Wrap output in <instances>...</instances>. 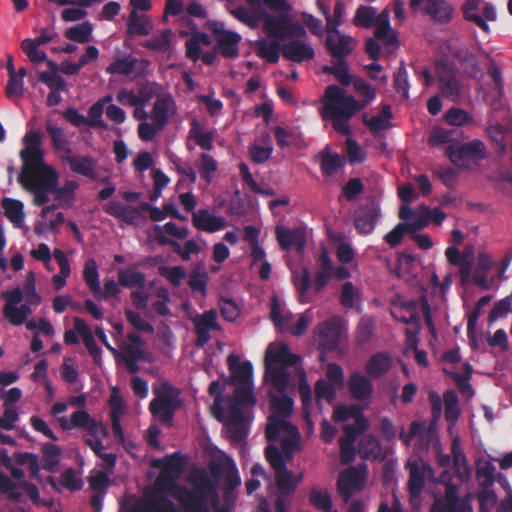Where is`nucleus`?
<instances>
[{"label":"nucleus","mask_w":512,"mask_h":512,"mask_svg":"<svg viewBox=\"0 0 512 512\" xmlns=\"http://www.w3.org/2000/svg\"><path fill=\"white\" fill-rule=\"evenodd\" d=\"M263 30L273 40L261 39L256 42L257 55L269 63L279 61L280 53L283 55V43L288 38H304L307 31L298 21H294L289 14L281 13L278 16L267 14L263 21Z\"/></svg>","instance_id":"nucleus-1"},{"label":"nucleus","mask_w":512,"mask_h":512,"mask_svg":"<svg viewBox=\"0 0 512 512\" xmlns=\"http://www.w3.org/2000/svg\"><path fill=\"white\" fill-rule=\"evenodd\" d=\"M359 111H361V103L354 96L346 95L345 91L337 85H329L325 88L321 116L323 120L332 121L335 131L349 136L351 128L348 122Z\"/></svg>","instance_id":"nucleus-2"},{"label":"nucleus","mask_w":512,"mask_h":512,"mask_svg":"<svg viewBox=\"0 0 512 512\" xmlns=\"http://www.w3.org/2000/svg\"><path fill=\"white\" fill-rule=\"evenodd\" d=\"M162 467L160 475L156 481V494L158 498L152 499L142 511L135 512H178L177 506L166 496L167 492L173 493L176 497L179 486L177 479L183 469V457L180 452H174L157 460Z\"/></svg>","instance_id":"nucleus-3"},{"label":"nucleus","mask_w":512,"mask_h":512,"mask_svg":"<svg viewBox=\"0 0 512 512\" xmlns=\"http://www.w3.org/2000/svg\"><path fill=\"white\" fill-rule=\"evenodd\" d=\"M300 356L290 352L287 344L269 345L265 353L264 378L281 394L290 385V369L298 364Z\"/></svg>","instance_id":"nucleus-4"},{"label":"nucleus","mask_w":512,"mask_h":512,"mask_svg":"<svg viewBox=\"0 0 512 512\" xmlns=\"http://www.w3.org/2000/svg\"><path fill=\"white\" fill-rule=\"evenodd\" d=\"M58 173L50 167L35 171H21L18 182L27 191L33 194V204L40 207L49 201V194H55Z\"/></svg>","instance_id":"nucleus-5"},{"label":"nucleus","mask_w":512,"mask_h":512,"mask_svg":"<svg viewBox=\"0 0 512 512\" xmlns=\"http://www.w3.org/2000/svg\"><path fill=\"white\" fill-rule=\"evenodd\" d=\"M155 398L149 404L151 414L163 424H172L176 410L181 406L180 391L169 382H163L154 388Z\"/></svg>","instance_id":"nucleus-6"},{"label":"nucleus","mask_w":512,"mask_h":512,"mask_svg":"<svg viewBox=\"0 0 512 512\" xmlns=\"http://www.w3.org/2000/svg\"><path fill=\"white\" fill-rule=\"evenodd\" d=\"M445 155L460 169L468 167V162H479L487 157L486 146L483 141L474 139L466 143L450 144Z\"/></svg>","instance_id":"nucleus-7"},{"label":"nucleus","mask_w":512,"mask_h":512,"mask_svg":"<svg viewBox=\"0 0 512 512\" xmlns=\"http://www.w3.org/2000/svg\"><path fill=\"white\" fill-rule=\"evenodd\" d=\"M25 148L20 152L23 162L21 171H35L44 167H50L44 161V152L41 149L42 135L40 132L31 130L24 136Z\"/></svg>","instance_id":"nucleus-8"},{"label":"nucleus","mask_w":512,"mask_h":512,"mask_svg":"<svg viewBox=\"0 0 512 512\" xmlns=\"http://www.w3.org/2000/svg\"><path fill=\"white\" fill-rule=\"evenodd\" d=\"M366 480V466H351L342 471L336 483L337 491L344 502H348L353 494L360 491Z\"/></svg>","instance_id":"nucleus-9"},{"label":"nucleus","mask_w":512,"mask_h":512,"mask_svg":"<svg viewBox=\"0 0 512 512\" xmlns=\"http://www.w3.org/2000/svg\"><path fill=\"white\" fill-rule=\"evenodd\" d=\"M459 488L456 484L449 483L445 486V494L442 499L436 500L430 508L434 512H473L470 504L471 494L460 499Z\"/></svg>","instance_id":"nucleus-10"},{"label":"nucleus","mask_w":512,"mask_h":512,"mask_svg":"<svg viewBox=\"0 0 512 512\" xmlns=\"http://www.w3.org/2000/svg\"><path fill=\"white\" fill-rule=\"evenodd\" d=\"M435 71L442 97L456 101L461 95V87L457 77L456 68L444 61L435 65Z\"/></svg>","instance_id":"nucleus-11"},{"label":"nucleus","mask_w":512,"mask_h":512,"mask_svg":"<svg viewBox=\"0 0 512 512\" xmlns=\"http://www.w3.org/2000/svg\"><path fill=\"white\" fill-rule=\"evenodd\" d=\"M381 217V208L378 201L371 199L360 205L353 215L354 226L360 235L371 234Z\"/></svg>","instance_id":"nucleus-12"},{"label":"nucleus","mask_w":512,"mask_h":512,"mask_svg":"<svg viewBox=\"0 0 512 512\" xmlns=\"http://www.w3.org/2000/svg\"><path fill=\"white\" fill-rule=\"evenodd\" d=\"M410 6L439 24L449 23L454 16L453 6L445 0H410Z\"/></svg>","instance_id":"nucleus-13"},{"label":"nucleus","mask_w":512,"mask_h":512,"mask_svg":"<svg viewBox=\"0 0 512 512\" xmlns=\"http://www.w3.org/2000/svg\"><path fill=\"white\" fill-rule=\"evenodd\" d=\"M73 173L84 176L92 181L108 183L109 175H101L97 169V162L90 155H67L62 158Z\"/></svg>","instance_id":"nucleus-14"},{"label":"nucleus","mask_w":512,"mask_h":512,"mask_svg":"<svg viewBox=\"0 0 512 512\" xmlns=\"http://www.w3.org/2000/svg\"><path fill=\"white\" fill-rule=\"evenodd\" d=\"M255 403L253 385L238 386L234 391V399L229 405L230 421L234 424H244V408L254 406Z\"/></svg>","instance_id":"nucleus-15"},{"label":"nucleus","mask_w":512,"mask_h":512,"mask_svg":"<svg viewBox=\"0 0 512 512\" xmlns=\"http://www.w3.org/2000/svg\"><path fill=\"white\" fill-rule=\"evenodd\" d=\"M105 213L132 226H139L146 221L140 205L133 207L120 201H110L104 207Z\"/></svg>","instance_id":"nucleus-16"},{"label":"nucleus","mask_w":512,"mask_h":512,"mask_svg":"<svg viewBox=\"0 0 512 512\" xmlns=\"http://www.w3.org/2000/svg\"><path fill=\"white\" fill-rule=\"evenodd\" d=\"M327 52L336 60L346 59L354 50L355 40L352 36L343 35L338 30L336 32H327L325 39Z\"/></svg>","instance_id":"nucleus-17"},{"label":"nucleus","mask_w":512,"mask_h":512,"mask_svg":"<svg viewBox=\"0 0 512 512\" xmlns=\"http://www.w3.org/2000/svg\"><path fill=\"white\" fill-rule=\"evenodd\" d=\"M213 34L216 41V48L221 56L227 59L239 57L238 45L241 42V35L232 30L215 28Z\"/></svg>","instance_id":"nucleus-18"},{"label":"nucleus","mask_w":512,"mask_h":512,"mask_svg":"<svg viewBox=\"0 0 512 512\" xmlns=\"http://www.w3.org/2000/svg\"><path fill=\"white\" fill-rule=\"evenodd\" d=\"M231 372L229 383L232 385H253V366L250 361L241 362L240 357L231 354L227 359Z\"/></svg>","instance_id":"nucleus-19"},{"label":"nucleus","mask_w":512,"mask_h":512,"mask_svg":"<svg viewBox=\"0 0 512 512\" xmlns=\"http://www.w3.org/2000/svg\"><path fill=\"white\" fill-rule=\"evenodd\" d=\"M319 345L326 351H333L338 347L341 337V325L337 321H325L315 330Z\"/></svg>","instance_id":"nucleus-20"},{"label":"nucleus","mask_w":512,"mask_h":512,"mask_svg":"<svg viewBox=\"0 0 512 512\" xmlns=\"http://www.w3.org/2000/svg\"><path fill=\"white\" fill-rule=\"evenodd\" d=\"M283 57L295 63L310 61L315 57L314 48L300 38L283 43Z\"/></svg>","instance_id":"nucleus-21"},{"label":"nucleus","mask_w":512,"mask_h":512,"mask_svg":"<svg viewBox=\"0 0 512 512\" xmlns=\"http://www.w3.org/2000/svg\"><path fill=\"white\" fill-rule=\"evenodd\" d=\"M194 324L197 336L195 345L203 347L211 338L210 331L218 329L216 312L214 310L204 312L194 319Z\"/></svg>","instance_id":"nucleus-22"},{"label":"nucleus","mask_w":512,"mask_h":512,"mask_svg":"<svg viewBox=\"0 0 512 512\" xmlns=\"http://www.w3.org/2000/svg\"><path fill=\"white\" fill-rule=\"evenodd\" d=\"M176 112V102L170 94H162L157 97L151 111V119L165 128L169 119Z\"/></svg>","instance_id":"nucleus-23"},{"label":"nucleus","mask_w":512,"mask_h":512,"mask_svg":"<svg viewBox=\"0 0 512 512\" xmlns=\"http://www.w3.org/2000/svg\"><path fill=\"white\" fill-rule=\"evenodd\" d=\"M211 473L214 477L224 475L223 488L226 490H236L241 484V478L234 460L227 457L222 465L214 464L210 467Z\"/></svg>","instance_id":"nucleus-24"},{"label":"nucleus","mask_w":512,"mask_h":512,"mask_svg":"<svg viewBox=\"0 0 512 512\" xmlns=\"http://www.w3.org/2000/svg\"><path fill=\"white\" fill-rule=\"evenodd\" d=\"M1 297L5 300V305L3 307L4 316L12 325H22L24 322L19 321L22 318V313L18 306L23 299L21 289L17 287L11 291H4Z\"/></svg>","instance_id":"nucleus-25"},{"label":"nucleus","mask_w":512,"mask_h":512,"mask_svg":"<svg viewBox=\"0 0 512 512\" xmlns=\"http://www.w3.org/2000/svg\"><path fill=\"white\" fill-rule=\"evenodd\" d=\"M73 323L74 328L82 337L83 343L88 350L89 355L93 358L94 364L100 366L102 362V351L97 345L91 329L87 325L86 321L82 318L75 317Z\"/></svg>","instance_id":"nucleus-26"},{"label":"nucleus","mask_w":512,"mask_h":512,"mask_svg":"<svg viewBox=\"0 0 512 512\" xmlns=\"http://www.w3.org/2000/svg\"><path fill=\"white\" fill-rule=\"evenodd\" d=\"M348 390L351 396L357 401H365L371 398L373 394V384L370 379L361 374L354 372L348 379Z\"/></svg>","instance_id":"nucleus-27"},{"label":"nucleus","mask_w":512,"mask_h":512,"mask_svg":"<svg viewBox=\"0 0 512 512\" xmlns=\"http://www.w3.org/2000/svg\"><path fill=\"white\" fill-rule=\"evenodd\" d=\"M192 223L196 229L209 233L217 232L225 227L224 218L212 215L207 209L193 212Z\"/></svg>","instance_id":"nucleus-28"},{"label":"nucleus","mask_w":512,"mask_h":512,"mask_svg":"<svg viewBox=\"0 0 512 512\" xmlns=\"http://www.w3.org/2000/svg\"><path fill=\"white\" fill-rule=\"evenodd\" d=\"M294 433L299 437V432L286 418L278 414H271L268 418V423L265 428V436L268 441L276 442L279 440L281 432Z\"/></svg>","instance_id":"nucleus-29"},{"label":"nucleus","mask_w":512,"mask_h":512,"mask_svg":"<svg viewBox=\"0 0 512 512\" xmlns=\"http://www.w3.org/2000/svg\"><path fill=\"white\" fill-rule=\"evenodd\" d=\"M464 136L461 128L435 127L428 137V144L431 146H440L443 144H457Z\"/></svg>","instance_id":"nucleus-30"},{"label":"nucleus","mask_w":512,"mask_h":512,"mask_svg":"<svg viewBox=\"0 0 512 512\" xmlns=\"http://www.w3.org/2000/svg\"><path fill=\"white\" fill-rule=\"evenodd\" d=\"M302 479V474L295 476L287 469V466L275 471V481L279 495L290 496L293 494L298 485L302 482Z\"/></svg>","instance_id":"nucleus-31"},{"label":"nucleus","mask_w":512,"mask_h":512,"mask_svg":"<svg viewBox=\"0 0 512 512\" xmlns=\"http://www.w3.org/2000/svg\"><path fill=\"white\" fill-rule=\"evenodd\" d=\"M156 238L160 245H171L184 261H188L191 254H197L200 251L198 243L193 239L187 240L182 249L178 242L166 237L159 226H156Z\"/></svg>","instance_id":"nucleus-32"},{"label":"nucleus","mask_w":512,"mask_h":512,"mask_svg":"<svg viewBox=\"0 0 512 512\" xmlns=\"http://www.w3.org/2000/svg\"><path fill=\"white\" fill-rule=\"evenodd\" d=\"M392 365V359L387 352L373 354L365 365V372L371 378L378 379L386 374Z\"/></svg>","instance_id":"nucleus-33"},{"label":"nucleus","mask_w":512,"mask_h":512,"mask_svg":"<svg viewBox=\"0 0 512 512\" xmlns=\"http://www.w3.org/2000/svg\"><path fill=\"white\" fill-rule=\"evenodd\" d=\"M275 234L279 246L284 251H288L293 246H296L297 251L299 252L304 247V237L300 231L277 226Z\"/></svg>","instance_id":"nucleus-34"},{"label":"nucleus","mask_w":512,"mask_h":512,"mask_svg":"<svg viewBox=\"0 0 512 512\" xmlns=\"http://www.w3.org/2000/svg\"><path fill=\"white\" fill-rule=\"evenodd\" d=\"M1 207L6 218L16 227L21 228L25 219L24 204L18 199L4 197L1 200Z\"/></svg>","instance_id":"nucleus-35"},{"label":"nucleus","mask_w":512,"mask_h":512,"mask_svg":"<svg viewBox=\"0 0 512 512\" xmlns=\"http://www.w3.org/2000/svg\"><path fill=\"white\" fill-rule=\"evenodd\" d=\"M292 283L298 293V298L301 303L310 302L308 291L311 288V275L306 266L292 271Z\"/></svg>","instance_id":"nucleus-36"},{"label":"nucleus","mask_w":512,"mask_h":512,"mask_svg":"<svg viewBox=\"0 0 512 512\" xmlns=\"http://www.w3.org/2000/svg\"><path fill=\"white\" fill-rule=\"evenodd\" d=\"M140 63H142V61L134 58L131 55H128L123 58H118L110 63V65L106 68V72L111 75L116 74L129 76L137 70V66Z\"/></svg>","instance_id":"nucleus-37"},{"label":"nucleus","mask_w":512,"mask_h":512,"mask_svg":"<svg viewBox=\"0 0 512 512\" xmlns=\"http://www.w3.org/2000/svg\"><path fill=\"white\" fill-rule=\"evenodd\" d=\"M309 504L320 512H330L333 507L332 498L327 489L313 486L309 490Z\"/></svg>","instance_id":"nucleus-38"},{"label":"nucleus","mask_w":512,"mask_h":512,"mask_svg":"<svg viewBox=\"0 0 512 512\" xmlns=\"http://www.w3.org/2000/svg\"><path fill=\"white\" fill-rule=\"evenodd\" d=\"M213 137V131H203L200 123L196 119L191 120L188 139L194 140L200 148L210 151L214 147Z\"/></svg>","instance_id":"nucleus-39"},{"label":"nucleus","mask_w":512,"mask_h":512,"mask_svg":"<svg viewBox=\"0 0 512 512\" xmlns=\"http://www.w3.org/2000/svg\"><path fill=\"white\" fill-rule=\"evenodd\" d=\"M358 453L363 459H377L382 453V447L376 436H364L358 445Z\"/></svg>","instance_id":"nucleus-40"},{"label":"nucleus","mask_w":512,"mask_h":512,"mask_svg":"<svg viewBox=\"0 0 512 512\" xmlns=\"http://www.w3.org/2000/svg\"><path fill=\"white\" fill-rule=\"evenodd\" d=\"M83 279L90 291L96 298H101V286L99 281V273L97 269V263L94 259H88L85 262L83 269Z\"/></svg>","instance_id":"nucleus-41"},{"label":"nucleus","mask_w":512,"mask_h":512,"mask_svg":"<svg viewBox=\"0 0 512 512\" xmlns=\"http://www.w3.org/2000/svg\"><path fill=\"white\" fill-rule=\"evenodd\" d=\"M118 284L125 288L138 287L143 289L146 285V276L143 272L131 269H119L117 272Z\"/></svg>","instance_id":"nucleus-42"},{"label":"nucleus","mask_w":512,"mask_h":512,"mask_svg":"<svg viewBox=\"0 0 512 512\" xmlns=\"http://www.w3.org/2000/svg\"><path fill=\"white\" fill-rule=\"evenodd\" d=\"M496 467L491 461H478L476 479L482 490L490 489L495 482Z\"/></svg>","instance_id":"nucleus-43"},{"label":"nucleus","mask_w":512,"mask_h":512,"mask_svg":"<svg viewBox=\"0 0 512 512\" xmlns=\"http://www.w3.org/2000/svg\"><path fill=\"white\" fill-rule=\"evenodd\" d=\"M46 131L49 134L52 145L56 150L71 152L69 141L66 138L65 131L63 128L55 125L51 120H47L45 123Z\"/></svg>","instance_id":"nucleus-44"},{"label":"nucleus","mask_w":512,"mask_h":512,"mask_svg":"<svg viewBox=\"0 0 512 512\" xmlns=\"http://www.w3.org/2000/svg\"><path fill=\"white\" fill-rule=\"evenodd\" d=\"M294 402L291 397L286 394L271 395L270 408L272 414H278L281 417L288 418L293 411Z\"/></svg>","instance_id":"nucleus-45"},{"label":"nucleus","mask_w":512,"mask_h":512,"mask_svg":"<svg viewBox=\"0 0 512 512\" xmlns=\"http://www.w3.org/2000/svg\"><path fill=\"white\" fill-rule=\"evenodd\" d=\"M323 72L325 74L333 75L343 86H348L353 81L347 67L346 59L337 60L336 64L331 66H324Z\"/></svg>","instance_id":"nucleus-46"},{"label":"nucleus","mask_w":512,"mask_h":512,"mask_svg":"<svg viewBox=\"0 0 512 512\" xmlns=\"http://www.w3.org/2000/svg\"><path fill=\"white\" fill-rule=\"evenodd\" d=\"M43 454V469L54 472L60 462L61 449L52 443H45L41 448Z\"/></svg>","instance_id":"nucleus-47"},{"label":"nucleus","mask_w":512,"mask_h":512,"mask_svg":"<svg viewBox=\"0 0 512 512\" xmlns=\"http://www.w3.org/2000/svg\"><path fill=\"white\" fill-rule=\"evenodd\" d=\"M377 9L372 6L360 5L353 17V25L360 28H370L375 24Z\"/></svg>","instance_id":"nucleus-48"},{"label":"nucleus","mask_w":512,"mask_h":512,"mask_svg":"<svg viewBox=\"0 0 512 512\" xmlns=\"http://www.w3.org/2000/svg\"><path fill=\"white\" fill-rule=\"evenodd\" d=\"M410 475L408 480V490L411 497H418L425 484L424 472L420 469L418 464L415 462L409 464Z\"/></svg>","instance_id":"nucleus-49"},{"label":"nucleus","mask_w":512,"mask_h":512,"mask_svg":"<svg viewBox=\"0 0 512 512\" xmlns=\"http://www.w3.org/2000/svg\"><path fill=\"white\" fill-rule=\"evenodd\" d=\"M91 33L92 25L86 21L68 28L65 31V37L71 41L84 44L89 42Z\"/></svg>","instance_id":"nucleus-50"},{"label":"nucleus","mask_w":512,"mask_h":512,"mask_svg":"<svg viewBox=\"0 0 512 512\" xmlns=\"http://www.w3.org/2000/svg\"><path fill=\"white\" fill-rule=\"evenodd\" d=\"M217 168L218 163L211 155L207 153L200 154L198 170L202 179H204L208 184L212 182Z\"/></svg>","instance_id":"nucleus-51"},{"label":"nucleus","mask_w":512,"mask_h":512,"mask_svg":"<svg viewBox=\"0 0 512 512\" xmlns=\"http://www.w3.org/2000/svg\"><path fill=\"white\" fill-rule=\"evenodd\" d=\"M344 165L343 158L337 153H326L321 159V171L326 177H331Z\"/></svg>","instance_id":"nucleus-52"},{"label":"nucleus","mask_w":512,"mask_h":512,"mask_svg":"<svg viewBox=\"0 0 512 512\" xmlns=\"http://www.w3.org/2000/svg\"><path fill=\"white\" fill-rule=\"evenodd\" d=\"M401 311L406 312V314L398 315L397 313H392L393 317L404 324L414 325V327L420 325V317L417 313V304L415 301H410L401 306Z\"/></svg>","instance_id":"nucleus-53"},{"label":"nucleus","mask_w":512,"mask_h":512,"mask_svg":"<svg viewBox=\"0 0 512 512\" xmlns=\"http://www.w3.org/2000/svg\"><path fill=\"white\" fill-rule=\"evenodd\" d=\"M208 280V273L197 267L192 271L188 280V285L193 292H199L202 296H205L207 294Z\"/></svg>","instance_id":"nucleus-54"},{"label":"nucleus","mask_w":512,"mask_h":512,"mask_svg":"<svg viewBox=\"0 0 512 512\" xmlns=\"http://www.w3.org/2000/svg\"><path fill=\"white\" fill-rule=\"evenodd\" d=\"M171 30L165 29L160 35L153 36L141 43V46L153 50V51H164L170 46Z\"/></svg>","instance_id":"nucleus-55"},{"label":"nucleus","mask_w":512,"mask_h":512,"mask_svg":"<svg viewBox=\"0 0 512 512\" xmlns=\"http://www.w3.org/2000/svg\"><path fill=\"white\" fill-rule=\"evenodd\" d=\"M353 88L358 96L364 98L363 101H359L361 103V110L366 107L368 103L373 101L376 98L375 89L367 83L362 78H355L353 81Z\"/></svg>","instance_id":"nucleus-56"},{"label":"nucleus","mask_w":512,"mask_h":512,"mask_svg":"<svg viewBox=\"0 0 512 512\" xmlns=\"http://www.w3.org/2000/svg\"><path fill=\"white\" fill-rule=\"evenodd\" d=\"M128 30L132 34L146 36L150 33V22L132 10L129 16Z\"/></svg>","instance_id":"nucleus-57"},{"label":"nucleus","mask_w":512,"mask_h":512,"mask_svg":"<svg viewBox=\"0 0 512 512\" xmlns=\"http://www.w3.org/2000/svg\"><path fill=\"white\" fill-rule=\"evenodd\" d=\"M158 273L174 287H179L186 277V271L182 266H160Z\"/></svg>","instance_id":"nucleus-58"},{"label":"nucleus","mask_w":512,"mask_h":512,"mask_svg":"<svg viewBox=\"0 0 512 512\" xmlns=\"http://www.w3.org/2000/svg\"><path fill=\"white\" fill-rule=\"evenodd\" d=\"M337 387L325 379H319L314 385V391L316 399L319 402L321 399H325L328 403H331L336 398Z\"/></svg>","instance_id":"nucleus-59"},{"label":"nucleus","mask_w":512,"mask_h":512,"mask_svg":"<svg viewBox=\"0 0 512 512\" xmlns=\"http://www.w3.org/2000/svg\"><path fill=\"white\" fill-rule=\"evenodd\" d=\"M38 48L39 46L35 45V42L30 38H26L21 42V49L34 64L42 63L46 61L47 58L46 53Z\"/></svg>","instance_id":"nucleus-60"},{"label":"nucleus","mask_w":512,"mask_h":512,"mask_svg":"<svg viewBox=\"0 0 512 512\" xmlns=\"http://www.w3.org/2000/svg\"><path fill=\"white\" fill-rule=\"evenodd\" d=\"M446 122L455 126V128H460L472 121V117L461 108H451L445 113Z\"/></svg>","instance_id":"nucleus-61"},{"label":"nucleus","mask_w":512,"mask_h":512,"mask_svg":"<svg viewBox=\"0 0 512 512\" xmlns=\"http://www.w3.org/2000/svg\"><path fill=\"white\" fill-rule=\"evenodd\" d=\"M116 360L126 361H142L145 360V351L140 346L126 344L122 347V352L115 354Z\"/></svg>","instance_id":"nucleus-62"},{"label":"nucleus","mask_w":512,"mask_h":512,"mask_svg":"<svg viewBox=\"0 0 512 512\" xmlns=\"http://www.w3.org/2000/svg\"><path fill=\"white\" fill-rule=\"evenodd\" d=\"M38 79L49 87L50 90L64 91L66 90V81L57 73H49L43 71L39 74Z\"/></svg>","instance_id":"nucleus-63"},{"label":"nucleus","mask_w":512,"mask_h":512,"mask_svg":"<svg viewBox=\"0 0 512 512\" xmlns=\"http://www.w3.org/2000/svg\"><path fill=\"white\" fill-rule=\"evenodd\" d=\"M479 512H491L497 503V495L494 490H481L477 495Z\"/></svg>","instance_id":"nucleus-64"}]
</instances>
